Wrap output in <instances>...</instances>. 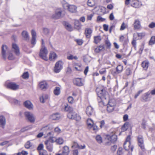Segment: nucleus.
<instances>
[{"instance_id": "34", "label": "nucleus", "mask_w": 155, "mask_h": 155, "mask_svg": "<svg viewBox=\"0 0 155 155\" xmlns=\"http://www.w3.org/2000/svg\"><path fill=\"white\" fill-rule=\"evenodd\" d=\"M51 118L53 120H58L60 118V116L58 113H57L52 114Z\"/></svg>"}, {"instance_id": "9", "label": "nucleus", "mask_w": 155, "mask_h": 155, "mask_svg": "<svg viewBox=\"0 0 155 155\" xmlns=\"http://www.w3.org/2000/svg\"><path fill=\"white\" fill-rule=\"evenodd\" d=\"M106 139L110 141V142H107L106 143V144L109 145H110V142L112 143H114L117 140V137L115 134L111 135H107L106 136Z\"/></svg>"}, {"instance_id": "17", "label": "nucleus", "mask_w": 155, "mask_h": 155, "mask_svg": "<svg viewBox=\"0 0 155 155\" xmlns=\"http://www.w3.org/2000/svg\"><path fill=\"white\" fill-rule=\"evenodd\" d=\"M12 49L15 53L17 55L20 54L19 48L18 45L15 43H13L12 45Z\"/></svg>"}, {"instance_id": "10", "label": "nucleus", "mask_w": 155, "mask_h": 155, "mask_svg": "<svg viewBox=\"0 0 155 155\" xmlns=\"http://www.w3.org/2000/svg\"><path fill=\"white\" fill-rule=\"evenodd\" d=\"M62 12V10L61 8H58L56 9L55 10V13L52 15V18L54 19L60 18L61 17Z\"/></svg>"}, {"instance_id": "61", "label": "nucleus", "mask_w": 155, "mask_h": 155, "mask_svg": "<svg viewBox=\"0 0 155 155\" xmlns=\"http://www.w3.org/2000/svg\"><path fill=\"white\" fill-rule=\"evenodd\" d=\"M131 44L134 47H136V40L133 38V40L132 41Z\"/></svg>"}, {"instance_id": "24", "label": "nucleus", "mask_w": 155, "mask_h": 155, "mask_svg": "<svg viewBox=\"0 0 155 155\" xmlns=\"http://www.w3.org/2000/svg\"><path fill=\"white\" fill-rule=\"evenodd\" d=\"M21 35L24 40L27 41H29L30 39L29 35L26 31H23L21 33Z\"/></svg>"}, {"instance_id": "3", "label": "nucleus", "mask_w": 155, "mask_h": 155, "mask_svg": "<svg viewBox=\"0 0 155 155\" xmlns=\"http://www.w3.org/2000/svg\"><path fill=\"white\" fill-rule=\"evenodd\" d=\"M96 91L98 96V97L101 100L100 102H102L104 99H106L105 95L107 93L105 90L103 89H100L97 88L96 89Z\"/></svg>"}, {"instance_id": "28", "label": "nucleus", "mask_w": 155, "mask_h": 155, "mask_svg": "<svg viewBox=\"0 0 155 155\" xmlns=\"http://www.w3.org/2000/svg\"><path fill=\"white\" fill-rule=\"evenodd\" d=\"M49 142V141L46 140L45 141V143L46 145L47 149L49 151L51 152L53 149L52 143Z\"/></svg>"}, {"instance_id": "31", "label": "nucleus", "mask_w": 155, "mask_h": 155, "mask_svg": "<svg viewBox=\"0 0 155 155\" xmlns=\"http://www.w3.org/2000/svg\"><path fill=\"white\" fill-rule=\"evenodd\" d=\"M64 109L65 111L68 112V113L71 112L73 110L72 107L68 106L67 104L64 105Z\"/></svg>"}, {"instance_id": "58", "label": "nucleus", "mask_w": 155, "mask_h": 155, "mask_svg": "<svg viewBox=\"0 0 155 155\" xmlns=\"http://www.w3.org/2000/svg\"><path fill=\"white\" fill-rule=\"evenodd\" d=\"M106 72V68H103L101 69L99 71V73L101 74H103Z\"/></svg>"}, {"instance_id": "29", "label": "nucleus", "mask_w": 155, "mask_h": 155, "mask_svg": "<svg viewBox=\"0 0 155 155\" xmlns=\"http://www.w3.org/2000/svg\"><path fill=\"white\" fill-rule=\"evenodd\" d=\"M49 96L47 95H44L40 97V100L41 102L44 103L46 100L49 98Z\"/></svg>"}, {"instance_id": "26", "label": "nucleus", "mask_w": 155, "mask_h": 155, "mask_svg": "<svg viewBox=\"0 0 155 155\" xmlns=\"http://www.w3.org/2000/svg\"><path fill=\"white\" fill-rule=\"evenodd\" d=\"M92 33V29L89 28H87L85 30V34L87 38H89L91 37Z\"/></svg>"}, {"instance_id": "47", "label": "nucleus", "mask_w": 155, "mask_h": 155, "mask_svg": "<svg viewBox=\"0 0 155 155\" xmlns=\"http://www.w3.org/2000/svg\"><path fill=\"white\" fill-rule=\"evenodd\" d=\"M50 128V126H46L43 127L41 130L43 131L47 132L49 130Z\"/></svg>"}, {"instance_id": "43", "label": "nucleus", "mask_w": 155, "mask_h": 155, "mask_svg": "<svg viewBox=\"0 0 155 155\" xmlns=\"http://www.w3.org/2000/svg\"><path fill=\"white\" fill-rule=\"evenodd\" d=\"M96 139L98 143H102V138L100 135H97L96 137Z\"/></svg>"}, {"instance_id": "8", "label": "nucleus", "mask_w": 155, "mask_h": 155, "mask_svg": "<svg viewBox=\"0 0 155 155\" xmlns=\"http://www.w3.org/2000/svg\"><path fill=\"white\" fill-rule=\"evenodd\" d=\"M116 102L114 100H110L108 102L107 106V110L109 113H110L114 110Z\"/></svg>"}, {"instance_id": "40", "label": "nucleus", "mask_w": 155, "mask_h": 155, "mask_svg": "<svg viewBox=\"0 0 155 155\" xmlns=\"http://www.w3.org/2000/svg\"><path fill=\"white\" fill-rule=\"evenodd\" d=\"M94 42L96 44H97L101 41V38L100 36H95L94 38Z\"/></svg>"}, {"instance_id": "21", "label": "nucleus", "mask_w": 155, "mask_h": 155, "mask_svg": "<svg viewBox=\"0 0 155 155\" xmlns=\"http://www.w3.org/2000/svg\"><path fill=\"white\" fill-rule=\"evenodd\" d=\"M58 58V55L54 52H51L49 54V60L51 61H54Z\"/></svg>"}, {"instance_id": "54", "label": "nucleus", "mask_w": 155, "mask_h": 155, "mask_svg": "<svg viewBox=\"0 0 155 155\" xmlns=\"http://www.w3.org/2000/svg\"><path fill=\"white\" fill-rule=\"evenodd\" d=\"M68 102L71 104H72L74 102V99L71 96L69 97L68 98Z\"/></svg>"}, {"instance_id": "35", "label": "nucleus", "mask_w": 155, "mask_h": 155, "mask_svg": "<svg viewBox=\"0 0 155 155\" xmlns=\"http://www.w3.org/2000/svg\"><path fill=\"white\" fill-rule=\"evenodd\" d=\"M57 139L54 137H50L49 138L48 140H47L46 141H49V142L52 143L55 142L57 141Z\"/></svg>"}, {"instance_id": "52", "label": "nucleus", "mask_w": 155, "mask_h": 155, "mask_svg": "<svg viewBox=\"0 0 155 155\" xmlns=\"http://www.w3.org/2000/svg\"><path fill=\"white\" fill-rule=\"evenodd\" d=\"M48 154L46 151L42 150L39 151V155H48Z\"/></svg>"}, {"instance_id": "7", "label": "nucleus", "mask_w": 155, "mask_h": 155, "mask_svg": "<svg viewBox=\"0 0 155 155\" xmlns=\"http://www.w3.org/2000/svg\"><path fill=\"white\" fill-rule=\"evenodd\" d=\"M63 63L61 60L57 61L55 64L54 68V71L56 73H58L63 68Z\"/></svg>"}, {"instance_id": "53", "label": "nucleus", "mask_w": 155, "mask_h": 155, "mask_svg": "<svg viewBox=\"0 0 155 155\" xmlns=\"http://www.w3.org/2000/svg\"><path fill=\"white\" fill-rule=\"evenodd\" d=\"M97 21L98 22L104 21L105 20V19L102 18L100 16H98L97 18Z\"/></svg>"}, {"instance_id": "42", "label": "nucleus", "mask_w": 155, "mask_h": 155, "mask_svg": "<svg viewBox=\"0 0 155 155\" xmlns=\"http://www.w3.org/2000/svg\"><path fill=\"white\" fill-rule=\"evenodd\" d=\"M155 43V36L151 37L149 41V44L150 45H152Z\"/></svg>"}, {"instance_id": "57", "label": "nucleus", "mask_w": 155, "mask_h": 155, "mask_svg": "<svg viewBox=\"0 0 155 155\" xmlns=\"http://www.w3.org/2000/svg\"><path fill=\"white\" fill-rule=\"evenodd\" d=\"M149 27L153 28L155 27V22H152L148 25Z\"/></svg>"}, {"instance_id": "49", "label": "nucleus", "mask_w": 155, "mask_h": 155, "mask_svg": "<svg viewBox=\"0 0 155 155\" xmlns=\"http://www.w3.org/2000/svg\"><path fill=\"white\" fill-rule=\"evenodd\" d=\"M105 44L107 48H110L111 44L108 40H107L105 41Z\"/></svg>"}, {"instance_id": "14", "label": "nucleus", "mask_w": 155, "mask_h": 155, "mask_svg": "<svg viewBox=\"0 0 155 155\" xmlns=\"http://www.w3.org/2000/svg\"><path fill=\"white\" fill-rule=\"evenodd\" d=\"M137 141L139 147L142 150L144 149V146L143 143V139L142 136L140 135L137 137Z\"/></svg>"}, {"instance_id": "50", "label": "nucleus", "mask_w": 155, "mask_h": 155, "mask_svg": "<svg viewBox=\"0 0 155 155\" xmlns=\"http://www.w3.org/2000/svg\"><path fill=\"white\" fill-rule=\"evenodd\" d=\"M64 142L63 139L61 138H59L57 139L56 142L59 144H62Z\"/></svg>"}, {"instance_id": "4", "label": "nucleus", "mask_w": 155, "mask_h": 155, "mask_svg": "<svg viewBox=\"0 0 155 155\" xmlns=\"http://www.w3.org/2000/svg\"><path fill=\"white\" fill-rule=\"evenodd\" d=\"M48 53V51L45 46H41L40 50L39 56L42 59L45 61L48 60L47 55Z\"/></svg>"}, {"instance_id": "32", "label": "nucleus", "mask_w": 155, "mask_h": 155, "mask_svg": "<svg viewBox=\"0 0 155 155\" xmlns=\"http://www.w3.org/2000/svg\"><path fill=\"white\" fill-rule=\"evenodd\" d=\"M151 94L150 91H148L144 94L143 97V100L145 101H148V98L150 96Z\"/></svg>"}, {"instance_id": "13", "label": "nucleus", "mask_w": 155, "mask_h": 155, "mask_svg": "<svg viewBox=\"0 0 155 155\" xmlns=\"http://www.w3.org/2000/svg\"><path fill=\"white\" fill-rule=\"evenodd\" d=\"M38 87L41 90L44 91L48 87L47 82L45 81L40 82L38 84Z\"/></svg>"}, {"instance_id": "15", "label": "nucleus", "mask_w": 155, "mask_h": 155, "mask_svg": "<svg viewBox=\"0 0 155 155\" xmlns=\"http://www.w3.org/2000/svg\"><path fill=\"white\" fill-rule=\"evenodd\" d=\"M69 152L70 150L69 147L65 146L63 147L61 153H57L55 155H68Z\"/></svg>"}, {"instance_id": "46", "label": "nucleus", "mask_w": 155, "mask_h": 155, "mask_svg": "<svg viewBox=\"0 0 155 155\" xmlns=\"http://www.w3.org/2000/svg\"><path fill=\"white\" fill-rule=\"evenodd\" d=\"M14 58H15V57L12 53H11L10 52L8 53V60H13L14 59Z\"/></svg>"}, {"instance_id": "33", "label": "nucleus", "mask_w": 155, "mask_h": 155, "mask_svg": "<svg viewBox=\"0 0 155 155\" xmlns=\"http://www.w3.org/2000/svg\"><path fill=\"white\" fill-rule=\"evenodd\" d=\"M60 88L59 87H56L54 90V93L55 95H58L60 94L61 91Z\"/></svg>"}, {"instance_id": "22", "label": "nucleus", "mask_w": 155, "mask_h": 155, "mask_svg": "<svg viewBox=\"0 0 155 155\" xmlns=\"http://www.w3.org/2000/svg\"><path fill=\"white\" fill-rule=\"evenodd\" d=\"M25 106L29 110H32L33 106L31 102L29 101H27L24 103Z\"/></svg>"}, {"instance_id": "12", "label": "nucleus", "mask_w": 155, "mask_h": 155, "mask_svg": "<svg viewBox=\"0 0 155 155\" xmlns=\"http://www.w3.org/2000/svg\"><path fill=\"white\" fill-rule=\"evenodd\" d=\"M130 4L132 6L135 8H139L142 5L141 2L138 0H132Z\"/></svg>"}, {"instance_id": "19", "label": "nucleus", "mask_w": 155, "mask_h": 155, "mask_svg": "<svg viewBox=\"0 0 155 155\" xmlns=\"http://www.w3.org/2000/svg\"><path fill=\"white\" fill-rule=\"evenodd\" d=\"M86 113L87 115L88 116L92 115L94 113L93 108L91 106L87 107L86 108Z\"/></svg>"}, {"instance_id": "45", "label": "nucleus", "mask_w": 155, "mask_h": 155, "mask_svg": "<svg viewBox=\"0 0 155 155\" xmlns=\"http://www.w3.org/2000/svg\"><path fill=\"white\" fill-rule=\"evenodd\" d=\"M32 145L30 141H28L25 144V147L26 149H29Z\"/></svg>"}, {"instance_id": "36", "label": "nucleus", "mask_w": 155, "mask_h": 155, "mask_svg": "<svg viewBox=\"0 0 155 155\" xmlns=\"http://www.w3.org/2000/svg\"><path fill=\"white\" fill-rule=\"evenodd\" d=\"M149 62L147 61H143L142 63V66L146 70L148 67Z\"/></svg>"}, {"instance_id": "1", "label": "nucleus", "mask_w": 155, "mask_h": 155, "mask_svg": "<svg viewBox=\"0 0 155 155\" xmlns=\"http://www.w3.org/2000/svg\"><path fill=\"white\" fill-rule=\"evenodd\" d=\"M62 3L63 8L64 9H67L71 13L76 12L77 7L76 6L73 5H70L64 0Z\"/></svg>"}, {"instance_id": "39", "label": "nucleus", "mask_w": 155, "mask_h": 155, "mask_svg": "<svg viewBox=\"0 0 155 155\" xmlns=\"http://www.w3.org/2000/svg\"><path fill=\"white\" fill-rule=\"evenodd\" d=\"M87 5L90 7H93L95 5V2L94 0H88L87 2Z\"/></svg>"}, {"instance_id": "44", "label": "nucleus", "mask_w": 155, "mask_h": 155, "mask_svg": "<svg viewBox=\"0 0 155 155\" xmlns=\"http://www.w3.org/2000/svg\"><path fill=\"white\" fill-rule=\"evenodd\" d=\"M117 71L118 73H120L123 70V66L120 65H118L116 68Z\"/></svg>"}, {"instance_id": "62", "label": "nucleus", "mask_w": 155, "mask_h": 155, "mask_svg": "<svg viewBox=\"0 0 155 155\" xmlns=\"http://www.w3.org/2000/svg\"><path fill=\"white\" fill-rule=\"evenodd\" d=\"M43 148V145L42 143L40 144L37 147L38 150H41Z\"/></svg>"}, {"instance_id": "64", "label": "nucleus", "mask_w": 155, "mask_h": 155, "mask_svg": "<svg viewBox=\"0 0 155 155\" xmlns=\"http://www.w3.org/2000/svg\"><path fill=\"white\" fill-rule=\"evenodd\" d=\"M117 148V146L116 145H114L113 146L111 147V151H112L113 152H114L116 150Z\"/></svg>"}, {"instance_id": "56", "label": "nucleus", "mask_w": 155, "mask_h": 155, "mask_svg": "<svg viewBox=\"0 0 155 155\" xmlns=\"http://www.w3.org/2000/svg\"><path fill=\"white\" fill-rule=\"evenodd\" d=\"M31 128V126H27V127H24V128L22 129L21 130V131L22 132H23L25 130H28L30 129Z\"/></svg>"}, {"instance_id": "37", "label": "nucleus", "mask_w": 155, "mask_h": 155, "mask_svg": "<svg viewBox=\"0 0 155 155\" xmlns=\"http://www.w3.org/2000/svg\"><path fill=\"white\" fill-rule=\"evenodd\" d=\"M129 125L128 122H126L122 126L121 128V130L123 131H126L128 128V126Z\"/></svg>"}, {"instance_id": "2", "label": "nucleus", "mask_w": 155, "mask_h": 155, "mask_svg": "<svg viewBox=\"0 0 155 155\" xmlns=\"http://www.w3.org/2000/svg\"><path fill=\"white\" fill-rule=\"evenodd\" d=\"M24 115L26 119L28 121L32 123L35 122V118L32 113L29 111H26L25 112Z\"/></svg>"}, {"instance_id": "27", "label": "nucleus", "mask_w": 155, "mask_h": 155, "mask_svg": "<svg viewBox=\"0 0 155 155\" xmlns=\"http://www.w3.org/2000/svg\"><path fill=\"white\" fill-rule=\"evenodd\" d=\"M6 124V120L5 117L3 116H0V126L3 128H4Z\"/></svg>"}, {"instance_id": "60", "label": "nucleus", "mask_w": 155, "mask_h": 155, "mask_svg": "<svg viewBox=\"0 0 155 155\" xmlns=\"http://www.w3.org/2000/svg\"><path fill=\"white\" fill-rule=\"evenodd\" d=\"M126 74L127 75H129L131 74V70L130 68H128L126 69Z\"/></svg>"}, {"instance_id": "6", "label": "nucleus", "mask_w": 155, "mask_h": 155, "mask_svg": "<svg viewBox=\"0 0 155 155\" xmlns=\"http://www.w3.org/2000/svg\"><path fill=\"white\" fill-rule=\"evenodd\" d=\"M68 117L71 119L75 120L76 121H79L81 120V117L73 110L72 111L68 113L67 114Z\"/></svg>"}, {"instance_id": "5", "label": "nucleus", "mask_w": 155, "mask_h": 155, "mask_svg": "<svg viewBox=\"0 0 155 155\" xmlns=\"http://www.w3.org/2000/svg\"><path fill=\"white\" fill-rule=\"evenodd\" d=\"M130 137L128 135L126 139L125 142L124 144V149L127 150H129L130 149L132 152L133 150L134 147L132 146H130Z\"/></svg>"}, {"instance_id": "41", "label": "nucleus", "mask_w": 155, "mask_h": 155, "mask_svg": "<svg viewBox=\"0 0 155 155\" xmlns=\"http://www.w3.org/2000/svg\"><path fill=\"white\" fill-rule=\"evenodd\" d=\"M64 25L66 29L69 31H71L72 30V28L71 25L68 23L65 22Z\"/></svg>"}, {"instance_id": "20", "label": "nucleus", "mask_w": 155, "mask_h": 155, "mask_svg": "<svg viewBox=\"0 0 155 155\" xmlns=\"http://www.w3.org/2000/svg\"><path fill=\"white\" fill-rule=\"evenodd\" d=\"M73 82L74 84L77 86H81L84 85L80 78H78L74 79L73 81Z\"/></svg>"}, {"instance_id": "11", "label": "nucleus", "mask_w": 155, "mask_h": 155, "mask_svg": "<svg viewBox=\"0 0 155 155\" xmlns=\"http://www.w3.org/2000/svg\"><path fill=\"white\" fill-rule=\"evenodd\" d=\"M5 86L7 88L13 90H16L19 88V85L13 82L7 83Z\"/></svg>"}, {"instance_id": "55", "label": "nucleus", "mask_w": 155, "mask_h": 155, "mask_svg": "<svg viewBox=\"0 0 155 155\" xmlns=\"http://www.w3.org/2000/svg\"><path fill=\"white\" fill-rule=\"evenodd\" d=\"M49 30L47 28H43V33L45 35H47L49 33Z\"/></svg>"}, {"instance_id": "38", "label": "nucleus", "mask_w": 155, "mask_h": 155, "mask_svg": "<svg viewBox=\"0 0 155 155\" xmlns=\"http://www.w3.org/2000/svg\"><path fill=\"white\" fill-rule=\"evenodd\" d=\"M94 124L93 120L91 119H88L87 120V124L89 127L90 128Z\"/></svg>"}, {"instance_id": "16", "label": "nucleus", "mask_w": 155, "mask_h": 155, "mask_svg": "<svg viewBox=\"0 0 155 155\" xmlns=\"http://www.w3.org/2000/svg\"><path fill=\"white\" fill-rule=\"evenodd\" d=\"M85 145L84 144L83 146H80L76 142L74 141L72 143L71 148H78L80 149H82L85 148Z\"/></svg>"}, {"instance_id": "48", "label": "nucleus", "mask_w": 155, "mask_h": 155, "mask_svg": "<svg viewBox=\"0 0 155 155\" xmlns=\"http://www.w3.org/2000/svg\"><path fill=\"white\" fill-rule=\"evenodd\" d=\"M29 76V74L28 72H26L24 73L22 75L23 78L26 79L28 78Z\"/></svg>"}, {"instance_id": "23", "label": "nucleus", "mask_w": 155, "mask_h": 155, "mask_svg": "<svg viewBox=\"0 0 155 155\" xmlns=\"http://www.w3.org/2000/svg\"><path fill=\"white\" fill-rule=\"evenodd\" d=\"M32 39L31 40V44L35 45L36 43V33L35 30H32L31 31Z\"/></svg>"}, {"instance_id": "30", "label": "nucleus", "mask_w": 155, "mask_h": 155, "mask_svg": "<svg viewBox=\"0 0 155 155\" xmlns=\"http://www.w3.org/2000/svg\"><path fill=\"white\" fill-rule=\"evenodd\" d=\"M104 45H100L95 49V51L96 53H99L101 51L104 50Z\"/></svg>"}, {"instance_id": "18", "label": "nucleus", "mask_w": 155, "mask_h": 155, "mask_svg": "<svg viewBox=\"0 0 155 155\" xmlns=\"http://www.w3.org/2000/svg\"><path fill=\"white\" fill-rule=\"evenodd\" d=\"M8 50L7 46L5 45H3L2 47V54L3 58L4 59H6V52Z\"/></svg>"}, {"instance_id": "51", "label": "nucleus", "mask_w": 155, "mask_h": 155, "mask_svg": "<svg viewBox=\"0 0 155 155\" xmlns=\"http://www.w3.org/2000/svg\"><path fill=\"white\" fill-rule=\"evenodd\" d=\"M127 26V25L125 24L124 22H123L120 28V30L121 31L124 30Z\"/></svg>"}, {"instance_id": "63", "label": "nucleus", "mask_w": 155, "mask_h": 155, "mask_svg": "<svg viewBox=\"0 0 155 155\" xmlns=\"http://www.w3.org/2000/svg\"><path fill=\"white\" fill-rule=\"evenodd\" d=\"M76 41L77 44L79 45H81L83 43L82 40L81 39L76 40Z\"/></svg>"}, {"instance_id": "25", "label": "nucleus", "mask_w": 155, "mask_h": 155, "mask_svg": "<svg viewBox=\"0 0 155 155\" xmlns=\"http://www.w3.org/2000/svg\"><path fill=\"white\" fill-rule=\"evenodd\" d=\"M133 25L135 29H139L141 27L140 22L139 20L137 19L135 20Z\"/></svg>"}, {"instance_id": "59", "label": "nucleus", "mask_w": 155, "mask_h": 155, "mask_svg": "<svg viewBox=\"0 0 155 155\" xmlns=\"http://www.w3.org/2000/svg\"><path fill=\"white\" fill-rule=\"evenodd\" d=\"M122 148H119L117 151V154L118 155H122Z\"/></svg>"}]
</instances>
